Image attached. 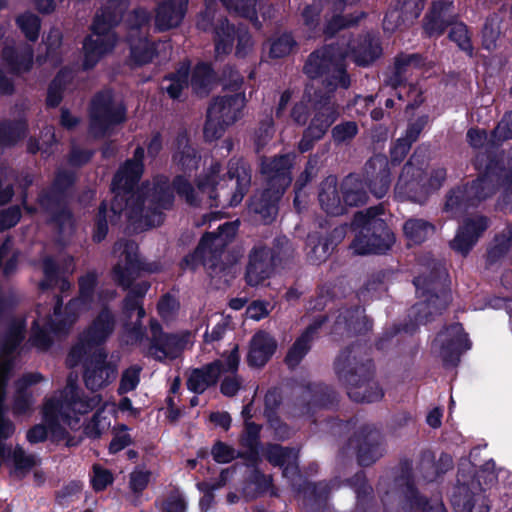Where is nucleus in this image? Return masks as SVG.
Masks as SVG:
<instances>
[{
	"label": "nucleus",
	"mask_w": 512,
	"mask_h": 512,
	"mask_svg": "<svg viewBox=\"0 0 512 512\" xmlns=\"http://www.w3.org/2000/svg\"><path fill=\"white\" fill-rule=\"evenodd\" d=\"M17 23L26 37L34 41L38 37L40 22L37 16L33 14H23L17 19Z\"/></svg>",
	"instance_id": "nucleus-58"
},
{
	"label": "nucleus",
	"mask_w": 512,
	"mask_h": 512,
	"mask_svg": "<svg viewBox=\"0 0 512 512\" xmlns=\"http://www.w3.org/2000/svg\"><path fill=\"white\" fill-rule=\"evenodd\" d=\"M403 230L410 243L419 244L433 233L434 227L425 220L410 219L405 222Z\"/></svg>",
	"instance_id": "nucleus-44"
},
{
	"label": "nucleus",
	"mask_w": 512,
	"mask_h": 512,
	"mask_svg": "<svg viewBox=\"0 0 512 512\" xmlns=\"http://www.w3.org/2000/svg\"><path fill=\"white\" fill-rule=\"evenodd\" d=\"M72 75L70 71H61L48 89L47 104L51 107L57 106L62 99V92L66 85L70 83Z\"/></svg>",
	"instance_id": "nucleus-51"
},
{
	"label": "nucleus",
	"mask_w": 512,
	"mask_h": 512,
	"mask_svg": "<svg viewBox=\"0 0 512 512\" xmlns=\"http://www.w3.org/2000/svg\"><path fill=\"white\" fill-rule=\"evenodd\" d=\"M292 162L293 157L291 155H283L278 158L262 161V173L266 175L270 188L253 196L250 209L259 214L265 223H269L276 216L277 202L285 188L291 183L292 178L289 170Z\"/></svg>",
	"instance_id": "nucleus-8"
},
{
	"label": "nucleus",
	"mask_w": 512,
	"mask_h": 512,
	"mask_svg": "<svg viewBox=\"0 0 512 512\" xmlns=\"http://www.w3.org/2000/svg\"><path fill=\"white\" fill-rule=\"evenodd\" d=\"M358 132L355 122L349 121L336 125L332 130V136L336 142H345L351 140Z\"/></svg>",
	"instance_id": "nucleus-63"
},
{
	"label": "nucleus",
	"mask_w": 512,
	"mask_h": 512,
	"mask_svg": "<svg viewBox=\"0 0 512 512\" xmlns=\"http://www.w3.org/2000/svg\"><path fill=\"white\" fill-rule=\"evenodd\" d=\"M102 2V8L96 14L92 25V34L83 44L85 69L94 67L103 56L113 50L118 38L112 28L119 22L127 8L126 0H102Z\"/></svg>",
	"instance_id": "nucleus-6"
},
{
	"label": "nucleus",
	"mask_w": 512,
	"mask_h": 512,
	"mask_svg": "<svg viewBox=\"0 0 512 512\" xmlns=\"http://www.w3.org/2000/svg\"><path fill=\"white\" fill-rule=\"evenodd\" d=\"M506 139H512V111L504 115L492 133L493 145H500Z\"/></svg>",
	"instance_id": "nucleus-57"
},
{
	"label": "nucleus",
	"mask_w": 512,
	"mask_h": 512,
	"mask_svg": "<svg viewBox=\"0 0 512 512\" xmlns=\"http://www.w3.org/2000/svg\"><path fill=\"white\" fill-rule=\"evenodd\" d=\"M311 89L312 87H308L306 89L302 100L299 103H297L292 109L291 116L293 120L299 125H304L307 122L309 104L313 102L314 105L315 102L319 100L320 96H317L315 92L312 93Z\"/></svg>",
	"instance_id": "nucleus-52"
},
{
	"label": "nucleus",
	"mask_w": 512,
	"mask_h": 512,
	"mask_svg": "<svg viewBox=\"0 0 512 512\" xmlns=\"http://www.w3.org/2000/svg\"><path fill=\"white\" fill-rule=\"evenodd\" d=\"M214 0H206V10L199 16L197 26L201 30H209L216 16V12L212 7ZM223 5L229 10L236 14L253 18L255 16V6L258 0H220Z\"/></svg>",
	"instance_id": "nucleus-26"
},
{
	"label": "nucleus",
	"mask_w": 512,
	"mask_h": 512,
	"mask_svg": "<svg viewBox=\"0 0 512 512\" xmlns=\"http://www.w3.org/2000/svg\"><path fill=\"white\" fill-rule=\"evenodd\" d=\"M130 58L136 65H145L150 63L155 57L163 51L170 50L171 46L166 42L152 43L145 37L134 39V35H129Z\"/></svg>",
	"instance_id": "nucleus-30"
},
{
	"label": "nucleus",
	"mask_w": 512,
	"mask_h": 512,
	"mask_svg": "<svg viewBox=\"0 0 512 512\" xmlns=\"http://www.w3.org/2000/svg\"><path fill=\"white\" fill-rule=\"evenodd\" d=\"M267 460L274 466L283 468L284 477L297 475V452L279 445H269L265 450Z\"/></svg>",
	"instance_id": "nucleus-37"
},
{
	"label": "nucleus",
	"mask_w": 512,
	"mask_h": 512,
	"mask_svg": "<svg viewBox=\"0 0 512 512\" xmlns=\"http://www.w3.org/2000/svg\"><path fill=\"white\" fill-rule=\"evenodd\" d=\"M141 367L138 365H132L123 371L118 392L120 394L128 393L134 390L140 381Z\"/></svg>",
	"instance_id": "nucleus-56"
},
{
	"label": "nucleus",
	"mask_w": 512,
	"mask_h": 512,
	"mask_svg": "<svg viewBox=\"0 0 512 512\" xmlns=\"http://www.w3.org/2000/svg\"><path fill=\"white\" fill-rule=\"evenodd\" d=\"M294 44L295 43L292 37L290 35L284 34L272 42L270 54L275 58L284 57L291 52Z\"/></svg>",
	"instance_id": "nucleus-62"
},
{
	"label": "nucleus",
	"mask_w": 512,
	"mask_h": 512,
	"mask_svg": "<svg viewBox=\"0 0 512 512\" xmlns=\"http://www.w3.org/2000/svg\"><path fill=\"white\" fill-rule=\"evenodd\" d=\"M445 280V272H442L438 277L419 276L415 278L416 291L422 299L415 307L419 322H429L432 316L441 314L448 306L451 296L445 288Z\"/></svg>",
	"instance_id": "nucleus-12"
},
{
	"label": "nucleus",
	"mask_w": 512,
	"mask_h": 512,
	"mask_svg": "<svg viewBox=\"0 0 512 512\" xmlns=\"http://www.w3.org/2000/svg\"><path fill=\"white\" fill-rule=\"evenodd\" d=\"M324 319H317L296 339L286 355V363L289 367H296L311 348V343L317 330L323 324Z\"/></svg>",
	"instance_id": "nucleus-35"
},
{
	"label": "nucleus",
	"mask_w": 512,
	"mask_h": 512,
	"mask_svg": "<svg viewBox=\"0 0 512 512\" xmlns=\"http://www.w3.org/2000/svg\"><path fill=\"white\" fill-rule=\"evenodd\" d=\"M137 249V244L133 241H120L114 246L113 253L119 260L113 268V278L124 288L131 283L132 270L138 261Z\"/></svg>",
	"instance_id": "nucleus-24"
},
{
	"label": "nucleus",
	"mask_w": 512,
	"mask_h": 512,
	"mask_svg": "<svg viewBox=\"0 0 512 512\" xmlns=\"http://www.w3.org/2000/svg\"><path fill=\"white\" fill-rule=\"evenodd\" d=\"M211 454L213 459L221 464L229 463L237 457H242L241 453L223 442H217L212 447Z\"/></svg>",
	"instance_id": "nucleus-60"
},
{
	"label": "nucleus",
	"mask_w": 512,
	"mask_h": 512,
	"mask_svg": "<svg viewBox=\"0 0 512 512\" xmlns=\"http://www.w3.org/2000/svg\"><path fill=\"white\" fill-rule=\"evenodd\" d=\"M497 480L495 463L487 461L474 477L462 468L458 473L457 486L452 494L451 502L456 512H472L478 504V512H488L481 492L492 487Z\"/></svg>",
	"instance_id": "nucleus-10"
},
{
	"label": "nucleus",
	"mask_w": 512,
	"mask_h": 512,
	"mask_svg": "<svg viewBox=\"0 0 512 512\" xmlns=\"http://www.w3.org/2000/svg\"><path fill=\"white\" fill-rule=\"evenodd\" d=\"M110 425V421L104 415L103 410L97 411L92 420L85 426V434L92 438L99 437Z\"/></svg>",
	"instance_id": "nucleus-59"
},
{
	"label": "nucleus",
	"mask_w": 512,
	"mask_h": 512,
	"mask_svg": "<svg viewBox=\"0 0 512 512\" xmlns=\"http://www.w3.org/2000/svg\"><path fill=\"white\" fill-rule=\"evenodd\" d=\"M213 81L212 70L207 64H199L195 67L191 86L197 94H206Z\"/></svg>",
	"instance_id": "nucleus-50"
},
{
	"label": "nucleus",
	"mask_w": 512,
	"mask_h": 512,
	"mask_svg": "<svg viewBox=\"0 0 512 512\" xmlns=\"http://www.w3.org/2000/svg\"><path fill=\"white\" fill-rule=\"evenodd\" d=\"M274 252L267 246L256 244L249 252L245 279L250 286H258L274 273Z\"/></svg>",
	"instance_id": "nucleus-22"
},
{
	"label": "nucleus",
	"mask_w": 512,
	"mask_h": 512,
	"mask_svg": "<svg viewBox=\"0 0 512 512\" xmlns=\"http://www.w3.org/2000/svg\"><path fill=\"white\" fill-rule=\"evenodd\" d=\"M220 165L214 164L209 171L197 180V190L183 176L174 180V188L178 195L190 205L236 206L246 194L251 176L246 167L239 162H231L226 176L217 181Z\"/></svg>",
	"instance_id": "nucleus-3"
},
{
	"label": "nucleus",
	"mask_w": 512,
	"mask_h": 512,
	"mask_svg": "<svg viewBox=\"0 0 512 512\" xmlns=\"http://www.w3.org/2000/svg\"><path fill=\"white\" fill-rule=\"evenodd\" d=\"M150 285L147 282H139L137 283L129 292L127 297L124 300L123 313L129 318L132 319V314L134 312L137 313V318L133 322V329H137V324L141 318L144 317L145 311L140 304V297L145 295L148 291Z\"/></svg>",
	"instance_id": "nucleus-41"
},
{
	"label": "nucleus",
	"mask_w": 512,
	"mask_h": 512,
	"mask_svg": "<svg viewBox=\"0 0 512 512\" xmlns=\"http://www.w3.org/2000/svg\"><path fill=\"white\" fill-rule=\"evenodd\" d=\"M39 202L43 208L53 213L51 221L59 226L61 233L71 230V214L62 207L58 197L43 195L40 197Z\"/></svg>",
	"instance_id": "nucleus-40"
},
{
	"label": "nucleus",
	"mask_w": 512,
	"mask_h": 512,
	"mask_svg": "<svg viewBox=\"0 0 512 512\" xmlns=\"http://www.w3.org/2000/svg\"><path fill=\"white\" fill-rule=\"evenodd\" d=\"M151 477L152 473L149 470L143 467L135 468L129 475L130 491L135 495L141 494L148 486Z\"/></svg>",
	"instance_id": "nucleus-55"
},
{
	"label": "nucleus",
	"mask_w": 512,
	"mask_h": 512,
	"mask_svg": "<svg viewBox=\"0 0 512 512\" xmlns=\"http://www.w3.org/2000/svg\"><path fill=\"white\" fill-rule=\"evenodd\" d=\"M487 227L488 219L484 216H475L466 219L451 241V248L461 255L466 256Z\"/></svg>",
	"instance_id": "nucleus-25"
},
{
	"label": "nucleus",
	"mask_w": 512,
	"mask_h": 512,
	"mask_svg": "<svg viewBox=\"0 0 512 512\" xmlns=\"http://www.w3.org/2000/svg\"><path fill=\"white\" fill-rule=\"evenodd\" d=\"M106 358L103 350H98L84 356L80 361H85L84 382L88 389L100 390L116 379L117 366Z\"/></svg>",
	"instance_id": "nucleus-20"
},
{
	"label": "nucleus",
	"mask_w": 512,
	"mask_h": 512,
	"mask_svg": "<svg viewBox=\"0 0 512 512\" xmlns=\"http://www.w3.org/2000/svg\"><path fill=\"white\" fill-rule=\"evenodd\" d=\"M14 463V472L22 477L37 465L38 459L34 455H27L20 447H16L12 452Z\"/></svg>",
	"instance_id": "nucleus-53"
},
{
	"label": "nucleus",
	"mask_w": 512,
	"mask_h": 512,
	"mask_svg": "<svg viewBox=\"0 0 512 512\" xmlns=\"http://www.w3.org/2000/svg\"><path fill=\"white\" fill-rule=\"evenodd\" d=\"M215 27V53L216 57L231 52L235 35L237 36L236 55L244 57L252 48V40L247 30L239 28L237 31L230 27L226 20H218Z\"/></svg>",
	"instance_id": "nucleus-23"
},
{
	"label": "nucleus",
	"mask_w": 512,
	"mask_h": 512,
	"mask_svg": "<svg viewBox=\"0 0 512 512\" xmlns=\"http://www.w3.org/2000/svg\"><path fill=\"white\" fill-rule=\"evenodd\" d=\"M351 485L355 488L357 494L358 507L364 509L368 503V496L372 492V488L366 484L365 477L362 473L354 476Z\"/></svg>",
	"instance_id": "nucleus-61"
},
{
	"label": "nucleus",
	"mask_w": 512,
	"mask_h": 512,
	"mask_svg": "<svg viewBox=\"0 0 512 512\" xmlns=\"http://www.w3.org/2000/svg\"><path fill=\"white\" fill-rule=\"evenodd\" d=\"M445 176V171L438 169L427 179L422 168L415 166L410 161L402 169L395 193L399 198L423 202L430 190L438 189L441 186Z\"/></svg>",
	"instance_id": "nucleus-14"
},
{
	"label": "nucleus",
	"mask_w": 512,
	"mask_h": 512,
	"mask_svg": "<svg viewBox=\"0 0 512 512\" xmlns=\"http://www.w3.org/2000/svg\"><path fill=\"white\" fill-rule=\"evenodd\" d=\"M245 102L243 93L215 98L207 112V121L204 127L205 138L209 141L220 138L225 129L242 116Z\"/></svg>",
	"instance_id": "nucleus-13"
},
{
	"label": "nucleus",
	"mask_w": 512,
	"mask_h": 512,
	"mask_svg": "<svg viewBox=\"0 0 512 512\" xmlns=\"http://www.w3.org/2000/svg\"><path fill=\"white\" fill-rule=\"evenodd\" d=\"M366 174L371 192L377 198L385 196L390 187V172L387 158L382 155L371 158L366 165Z\"/></svg>",
	"instance_id": "nucleus-27"
},
{
	"label": "nucleus",
	"mask_w": 512,
	"mask_h": 512,
	"mask_svg": "<svg viewBox=\"0 0 512 512\" xmlns=\"http://www.w3.org/2000/svg\"><path fill=\"white\" fill-rule=\"evenodd\" d=\"M452 1H435L425 18L424 30L430 37L440 36L448 25L453 24Z\"/></svg>",
	"instance_id": "nucleus-29"
},
{
	"label": "nucleus",
	"mask_w": 512,
	"mask_h": 512,
	"mask_svg": "<svg viewBox=\"0 0 512 512\" xmlns=\"http://www.w3.org/2000/svg\"><path fill=\"white\" fill-rule=\"evenodd\" d=\"M314 109L315 114L308 126V135L312 139H320L335 121L337 112L324 96H320L319 100L315 102Z\"/></svg>",
	"instance_id": "nucleus-32"
},
{
	"label": "nucleus",
	"mask_w": 512,
	"mask_h": 512,
	"mask_svg": "<svg viewBox=\"0 0 512 512\" xmlns=\"http://www.w3.org/2000/svg\"><path fill=\"white\" fill-rule=\"evenodd\" d=\"M380 55L378 43L370 38H365L356 45L352 43H343L341 48L336 50L334 47L324 48L312 53L305 66V73L312 79L325 75L324 83L328 93L333 92L338 86L347 88L349 79L340 64V61L346 57L352 56L354 61L361 66L372 63Z\"/></svg>",
	"instance_id": "nucleus-4"
},
{
	"label": "nucleus",
	"mask_w": 512,
	"mask_h": 512,
	"mask_svg": "<svg viewBox=\"0 0 512 512\" xmlns=\"http://www.w3.org/2000/svg\"><path fill=\"white\" fill-rule=\"evenodd\" d=\"M378 213L379 209L375 207L368 209L366 214H356L354 225L360 230L350 246L354 254L383 253L393 244L394 235L385 223L376 217Z\"/></svg>",
	"instance_id": "nucleus-11"
},
{
	"label": "nucleus",
	"mask_w": 512,
	"mask_h": 512,
	"mask_svg": "<svg viewBox=\"0 0 512 512\" xmlns=\"http://www.w3.org/2000/svg\"><path fill=\"white\" fill-rule=\"evenodd\" d=\"M26 132L23 120L5 121L0 125V145L9 146L21 139Z\"/></svg>",
	"instance_id": "nucleus-47"
},
{
	"label": "nucleus",
	"mask_w": 512,
	"mask_h": 512,
	"mask_svg": "<svg viewBox=\"0 0 512 512\" xmlns=\"http://www.w3.org/2000/svg\"><path fill=\"white\" fill-rule=\"evenodd\" d=\"M319 203L321 208L330 215H340L345 211V205L337 188L335 177H327L320 186Z\"/></svg>",
	"instance_id": "nucleus-36"
},
{
	"label": "nucleus",
	"mask_w": 512,
	"mask_h": 512,
	"mask_svg": "<svg viewBox=\"0 0 512 512\" xmlns=\"http://www.w3.org/2000/svg\"><path fill=\"white\" fill-rule=\"evenodd\" d=\"M187 0H165L156 10L155 25L159 31L177 27L185 14Z\"/></svg>",
	"instance_id": "nucleus-31"
},
{
	"label": "nucleus",
	"mask_w": 512,
	"mask_h": 512,
	"mask_svg": "<svg viewBox=\"0 0 512 512\" xmlns=\"http://www.w3.org/2000/svg\"><path fill=\"white\" fill-rule=\"evenodd\" d=\"M239 362L238 347L234 346L229 354L222 356V359L192 370L187 378L188 389L194 393H203L209 386L214 385L224 372L237 371Z\"/></svg>",
	"instance_id": "nucleus-18"
},
{
	"label": "nucleus",
	"mask_w": 512,
	"mask_h": 512,
	"mask_svg": "<svg viewBox=\"0 0 512 512\" xmlns=\"http://www.w3.org/2000/svg\"><path fill=\"white\" fill-rule=\"evenodd\" d=\"M377 439L378 435L373 434L368 441H365L360 445L357 457L361 465L368 466L374 463L382 455V450Z\"/></svg>",
	"instance_id": "nucleus-49"
},
{
	"label": "nucleus",
	"mask_w": 512,
	"mask_h": 512,
	"mask_svg": "<svg viewBox=\"0 0 512 512\" xmlns=\"http://www.w3.org/2000/svg\"><path fill=\"white\" fill-rule=\"evenodd\" d=\"M378 493L385 512H447L440 497L427 500L419 494L414 481L409 479L381 480Z\"/></svg>",
	"instance_id": "nucleus-7"
},
{
	"label": "nucleus",
	"mask_w": 512,
	"mask_h": 512,
	"mask_svg": "<svg viewBox=\"0 0 512 512\" xmlns=\"http://www.w3.org/2000/svg\"><path fill=\"white\" fill-rule=\"evenodd\" d=\"M424 8L422 0H398L395 8L389 10L383 26L387 31L396 30L401 24L416 19Z\"/></svg>",
	"instance_id": "nucleus-28"
},
{
	"label": "nucleus",
	"mask_w": 512,
	"mask_h": 512,
	"mask_svg": "<svg viewBox=\"0 0 512 512\" xmlns=\"http://www.w3.org/2000/svg\"><path fill=\"white\" fill-rule=\"evenodd\" d=\"M471 343L461 324H453L440 332L434 340V348L447 364H455L462 352L470 349Z\"/></svg>",
	"instance_id": "nucleus-21"
},
{
	"label": "nucleus",
	"mask_w": 512,
	"mask_h": 512,
	"mask_svg": "<svg viewBox=\"0 0 512 512\" xmlns=\"http://www.w3.org/2000/svg\"><path fill=\"white\" fill-rule=\"evenodd\" d=\"M188 71L189 66L183 64L174 75L165 79L168 84H163L162 89L165 90L171 98L176 99L180 97L182 90L188 87Z\"/></svg>",
	"instance_id": "nucleus-48"
},
{
	"label": "nucleus",
	"mask_w": 512,
	"mask_h": 512,
	"mask_svg": "<svg viewBox=\"0 0 512 512\" xmlns=\"http://www.w3.org/2000/svg\"><path fill=\"white\" fill-rule=\"evenodd\" d=\"M335 325L336 327L345 326L348 330H353L354 332H362L369 329L368 321L363 315V311L359 308L345 310L340 313L335 321Z\"/></svg>",
	"instance_id": "nucleus-46"
},
{
	"label": "nucleus",
	"mask_w": 512,
	"mask_h": 512,
	"mask_svg": "<svg viewBox=\"0 0 512 512\" xmlns=\"http://www.w3.org/2000/svg\"><path fill=\"white\" fill-rule=\"evenodd\" d=\"M151 341L148 355L158 361H170L176 359L193 342L192 333L182 331L176 334H167L161 326L152 321L150 324Z\"/></svg>",
	"instance_id": "nucleus-16"
},
{
	"label": "nucleus",
	"mask_w": 512,
	"mask_h": 512,
	"mask_svg": "<svg viewBox=\"0 0 512 512\" xmlns=\"http://www.w3.org/2000/svg\"><path fill=\"white\" fill-rule=\"evenodd\" d=\"M91 482L95 490L101 491L108 485L112 484L113 475L109 470L104 469L99 465H94Z\"/></svg>",
	"instance_id": "nucleus-64"
},
{
	"label": "nucleus",
	"mask_w": 512,
	"mask_h": 512,
	"mask_svg": "<svg viewBox=\"0 0 512 512\" xmlns=\"http://www.w3.org/2000/svg\"><path fill=\"white\" fill-rule=\"evenodd\" d=\"M452 467V458L443 454L439 458V462L436 465L434 462V456L432 453H424L419 465V473L423 478V481L433 482L437 477Z\"/></svg>",
	"instance_id": "nucleus-39"
},
{
	"label": "nucleus",
	"mask_w": 512,
	"mask_h": 512,
	"mask_svg": "<svg viewBox=\"0 0 512 512\" xmlns=\"http://www.w3.org/2000/svg\"><path fill=\"white\" fill-rule=\"evenodd\" d=\"M449 38L455 42L461 50L465 51L469 55H472L470 35L467 27L463 23L453 22L449 32Z\"/></svg>",
	"instance_id": "nucleus-54"
},
{
	"label": "nucleus",
	"mask_w": 512,
	"mask_h": 512,
	"mask_svg": "<svg viewBox=\"0 0 512 512\" xmlns=\"http://www.w3.org/2000/svg\"><path fill=\"white\" fill-rule=\"evenodd\" d=\"M494 192L492 180L484 175L474 180L471 184L451 191L448 195L445 210L452 216L466 211L469 207L477 205Z\"/></svg>",
	"instance_id": "nucleus-19"
},
{
	"label": "nucleus",
	"mask_w": 512,
	"mask_h": 512,
	"mask_svg": "<svg viewBox=\"0 0 512 512\" xmlns=\"http://www.w3.org/2000/svg\"><path fill=\"white\" fill-rule=\"evenodd\" d=\"M342 193L344 205L357 206L364 204L367 200V194L363 191L361 182L353 176H348L344 180Z\"/></svg>",
	"instance_id": "nucleus-45"
},
{
	"label": "nucleus",
	"mask_w": 512,
	"mask_h": 512,
	"mask_svg": "<svg viewBox=\"0 0 512 512\" xmlns=\"http://www.w3.org/2000/svg\"><path fill=\"white\" fill-rule=\"evenodd\" d=\"M236 222H227L219 227L218 233H208L203 236L194 255L185 259V264L190 265V260H201L205 266L216 269L224 248L232 240L237 232Z\"/></svg>",
	"instance_id": "nucleus-17"
},
{
	"label": "nucleus",
	"mask_w": 512,
	"mask_h": 512,
	"mask_svg": "<svg viewBox=\"0 0 512 512\" xmlns=\"http://www.w3.org/2000/svg\"><path fill=\"white\" fill-rule=\"evenodd\" d=\"M173 161L183 172H191L198 167L196 152L184 136L178 139V150L173 156Z\"/></svg>",
	"instance_id": "nucleus-43"
},
{
	"label": "nucleus",
	"mask_w": 512,
	"mask_h": 512,
	"mask_svg": "<svg viewBox=\"0 0 512 512\" xmlns=\"http://www.w3.org/2000/svg\"><path fill=\"white\" fill-rule=\"evenodd\" d=\"M124 120L125 108L122 101L110 91L99 93L93 99L90 110V133L94 137L105 136Z\"/></svg>",
	"instance_id": "nucleus-15"
},
{
	"label": "nucleus",
	"mask_w": 512,
	"mask_h": 512,
	"mask_svg": "<svg viewBox=\"0 0 512 512\" xmlns=\"http://www.w3.org/2000/svg\"><path fill=\"white\" fill-rule=\"evenodd\" d=\"M3 61L12 72H27L33 64V50L29 45H21L16 49L8 46L3 50Z\"/></svg>",
	"instance_id": "nucleus-38"
},
{
	"label": "nucleus",
	"mask_w": 512,
	"mask_h": 512,
	"mask_svg": "<svg viewBox=\"0 0 512 512\" xmlns=\"http://www.w3.org/2000/svg\"><path fill=\"white\" fill-rule=\"evenodd\" d=\"M336 373L347 385L349 397L356 402H374L383 397L378 383L373 381L370 362L359 363L352 351H343L335 363Z\"/></svg>",
	"instance_id": "nucleus-9"
},
{
	"label": "nucleus",
	"mask_w": 512,
	"mask_h": 512,
	"mask_svg": "<svg viewBox=\"0 0 512 512\" xmlns=\"http://www.w3.org/2000/svg\"><path fill=\"white\" fill-rule=\"evenodd\" d=\"M423 66L422 58L417 54L401 55L395 61V71L389 78L388 84L397 88L413 76H418Z\"/></svg>",
	"instance_id": "nucleus-34"
},
{
	"label": "nucleus",
	"mask_w": 512,
	"mask_h": 512,
	"mask_svg": "<svg viewBox=\"0 0 512 512\" xmlns=\"http://www.w3.org/2000/svg\"><path fill=\"white\" fill-rule=\"evenodd\" d=\"M277 347L275 339L265 331H258L250 341L248 362L251 366L261 367L270 359Z\"/></svg>",
	"instance_id": "nucleus-33"
},
{
	"label": "nucleus",
	"mask_w": 512,
	"mask_h": 512,
	"mask_svg": "<svg viewBox=\"0 0 512 512\" xmlns=\"http://www.w3.org/2000/svg\"><path fill=\"white\" fill-rule=\"evenodd\" d=\"M115 297L114 290L98 287L97 275L88 272L79 279V295L68 303L64 313L61 311L62 301L59 298L55 301L52 314L50 308H37V316L32 322V343L46 349L51 342L50 334H64L81 316L89 311L99 310L67 357L68 366L78 365L84 356L101 350L99 346L112 335L116 321L107 304Z\"/></svg>",
	"instance_id": "nucleus-1"
},
{
	"label": "nucleus",
	"mask_w": 512,
	"mask_h": 512,
	"mask_svg": "<svg viewBox=\"0 0 512 512\" xmlns=\"http://www.w3.org/2000/svg\"><path fill=\"white\" fill-rule=\"evenodd\" d=\"M42 380V375L39 373H28L23 375L16 383L17 396L14 403V411L17 414L25 413L32 405V398L30 395L24 394V390Z\"/></svg>",
	"instance_id": "nucleus-42"
},
{
	"label": "nucleus",
	"mask_w": 512,
	"mask_h": 512,
	"mask_svg": "<svg viewBox=\"0 0 512 512\" xmlns=\"http://www.w3.org/2000/svg\"><path fill=\"white\" fill-rule=\"evenodd\" d=\"M143 156V148L138 147L133 159L128 160L118 170L112 181L114 200L111 204L114 215H120L124 211L128 219L137 223L141 229L160 225L162 214L158 209H167L173 203V195L166 182L133 191L143 172Z\"/></svg>",
	"instance_id": "nucleus-2"
},
{
	"label": "nucleus",
	"mask_w": 512,
	"mask_h": 512,
	"mask_svg": "<svg viewBox=\"0 0 512 512\" xmlns=\"http://www.w3.org/2000/svg\"><path fill=\"white\" fill-rule=\"evenodd\" d=\"M75 381L76 378L73 379L70 375L63 398L60 401L50 399L43 408L44 421L52 436L58 439L64 438L68 429H77L80 416L99 406L102 400L100 395L89 399L82 398Z\"/></svg>",
	"instance_id": "nucleus-5"
}]
</instances>
